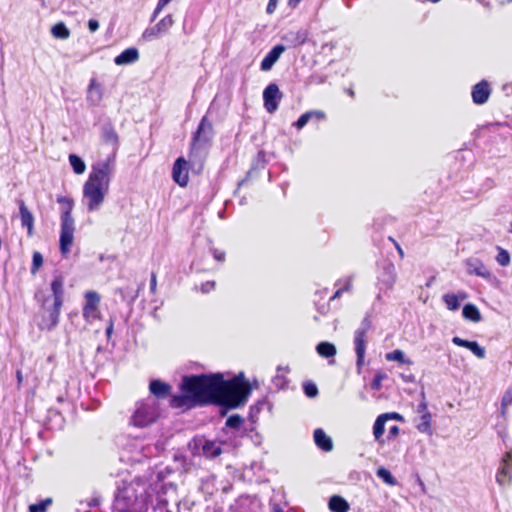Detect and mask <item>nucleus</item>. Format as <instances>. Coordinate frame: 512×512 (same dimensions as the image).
Returning a JSON list of instances; mask_svg holds the SVG:
<instances>
[{
    "label": "nucleus",
    "mask_w": 512,
    "mask_h": 512,
    "mask_svg": "<svg viewBox=\"0 0 512 512\" xmlns=\"http://www.w3.org/2000/svg\"><path fill=\"white\" fill-rule=\"evenodd\" d=\"M511 404H512V389H508L503 394V397L501 399V406L510 407Z\"/></svg>",
    "instance_id": "41"
},
{
    "label": "nucleus",
    "mask_w": 512,
    "mask_h": 512,
    "mask_svg": "<svg viewBox=\"0 0 512 512\" xmlns=\"http://www.w3.org/2000/svg\"><path fill=\"white\" fill-rule=\"evenodd\" d=\"M180 387L182 395L172 397L173 407H182L188 403H216L237 408L246 403L251 393L243 373L230 380H224L221 373L185 376Z\"/></svg>",
    "instance_id": "1"
},
{
    "label": "nucleus",
    "mask_w": 512,
    "mask_h": 512,
    "mask_svg": "<svg viewBox=\"0 0 512 512\" xmlns=\"http://www.w3.org/2000/svg\"><path fill=\"white\" fill-rule=\"evenodd\" d=\"M304 391L308 397H315L318 394L316 385L310 383L304 386Z\"/></svg>",
    "instance_id": "42"
},
{
    "label": "nucleus",
    "mask_w": 512,
    "mask_h": 512,
    "mask_svg": "<svg viewBox=\"0 0 512 512\" xmlns=\"http://www.w3.org/2000/svg\"><path fill=\"white\" fill-rule=\"evenodd\" d=\"M174 20L171 15H167L156 24L157 32L166 33L173 26Z\"/></svg>",
    "instance_id": "36"
},
{
    "label": "nucleus",
    "mask_w": 512,
    "mask_h": 512,
    "mask_svg": "<svg viewBox=\"0 0 512 512\" xmlns=\"http://www.w3.org/2000/svg\"><path fill=\"white\" fill-rule=\"evenodd\" d=\"M158 418V405L157 402L148 398L136 404V409L131 417V423L135 427H146Z\"/></svg>",
    "instance_id": "5"
},
{
    "label": "nucleus",
    "mask_w": 512,
    "mask_h": 512,
    "mask_svg": "<svg viewBox=\"0 0 512 512\" xmlns=\"http://www.w3.org/2000/svg\"><path fill=\"white\" fill-rule=\"evenodd\" d=\"M202 448L207 457H216L222 452L220 445L214 441H205Z\"/></svg>",
    "instance_id": "31"
},
{
    "label": "nucleus",
    "mask_w": 512,
    "mask_h": 512,
    "mask_svg": "<svg viewBox=\"0 0 512 512\" xmlns=\"http://www.w3.org/2000/svg\"><path fill=\"white\" fill-rule=\"evenodd\" d=\"M59 203H66L67 207L61 214L60 250L63 255L70 252L74 240V219L71 215L72 201L66 198H58Z\"/></svg>",
    "instance_id": "4"
},
{
    "label": "nucleus",
    "mask_w": 512,
    "mask_h": 512,
    "mask_svg": "<svg viewBox=\"0 0 512 512\" xmlns=\"http://www.w3.org/2000/svg\"><path fill=\"white\" fill-rule=\"evenodd\" d=\"M366 334L363 331H355L354 334V345L355 352L357 355V366L360 367L363 364L365 351H366Z\"/></svg>",
    "instance_id": "14"
},
{
    "label": "nucleus",
    "mask_w": 512,
    "mask_h": 512,
    "mask_svg": "<svg viewBox=\"0 0 512 512\" xmlns=\"http://www.w3.org/2000/svg\"><path fill=\"white\" fill-rule=\"evenodd\" d=\"M51 34L57 39L66 40L70 36V31L63 22H59L52 27Z\"/></svg>",
    "instance_id": "29"
},
{
    "label": "nucleus",
    "mask_w": 512,
    "mask_h": 512,
    "mask_svg": "<svg viewBox=\"0 0 512 512\" xmlns=\"http://www.w3.org/2000/svg\"><path fill=\"white\" fill-rule=\"evenodd\" d=\"M103 98V87L95 78H92L87 88L86 100L92 106H98Z\"/></svg>",
    "instance_id": "9"
},
{
    "label": "nucleus",
    "mask_w": 512,
    "mask_h": 512,
    "mask_svg": "<svg viewBox=\"0 0 512 512\" xmlns=\"http://www.w3.org/2000/svg\"><path fill=\"white\" fill-rule=\"evenodd\" d=\"M242 422V417L235 414L228 417V419L226 420V426L233 429H237L242 424Z\"/></svg>",
    "instance_id": "40"
},
{
    "label": "nucleus",
    "mask_w": 512,
    "mask_h": 512,
    "mask_svg": "<svg viewBox=\"0 0 512 512\" xmlns=\"http://www.w3.org/2000/svg\"><path fill=\"white\" fill-rule=\"evenodd\" d=\"M171 0H159L156 9L153 13V19L157 17L159 12L170 2Z\"/></svg>",
    "instance_id": "44"
},
{
    "label": "nucleus",
    "mask_w": 512,
    "mask_h": 512,
    "mask_svg": "<svg viewBox=\"0 0 512 512\" xmlns=\"http://www.w3.org/2000/svg\"><path fill=\"white\" fill-rule=\"evenodd\" d=\"M508 408H509V407H504V406H501V407H500V416H501L504 420H506V418H507Z\"/></svg>",
    "instance_id": "58"
},
{
    "label": "nucleus",
    "mask_w": 512,
    "mask_h": 512,
    "mask_svg": "<svg viewBox=\"0 0 512 512\" xmlns=\"http://www.w3.org/2000/svg\"><path fill=\"white\" fill-rule=\"evenodd\" d=\"M398 433H399V427L397 425H393L392 427H390V429H389L390 437H395L396 435H398Z\"/></svg>",
    "instance_id": "53"
},
{
    "label": "nucleus",
    "mask_w": 512,
    "mask_h": 512,
    "mask_svg": "<svg viewBox=\"0 0 512 512\" xmlns=\"http://www.w3.org/2000/svg\"><path fill=\"white\" fill-rule=\"evenodd\" d=\"M284 51H285V47L283 45L274 46L272 48V50L262 60L261 70H263V71L270 70Z\"/></svg>",
    "instance_id": "15"
},
{
    "label": "nucleus",
    "mask_w": 512,
    "mask_h": 512,
    "mask_svg": "<svg viewBox=\"0 0 512 512\" xmlns=\"http://www.w3.org/2000/svg\"><path fill=\"white\" fill-rule=\"evenodd\" d=\"M466 268L469 274H475L483 278H489L491 276L490 271L486 266L478 259H469L466 261Z\"/></svg>",
    "instance_id": "17"
},
{
    "label": "nucleus",
    "mask_w": 512,
    "mask_h": 512,
    "mask_svg": "<svg viewBox=\"0 0 512 512\" xmlns=\"http://www.w3.org/2000/svg\"><path fill=\"white\" fill-rule=\"evenodd\" d=\"M416 427L421 433L431 435V414L429 412H425L421 415L420 421Z\"/></svg>",
    "instance_id": "32"
},
{
    "label": "nucleus",
    "mask_w": 512,
    "mask_h": 512,
    "mask_svg": "<svg viewBox=\"0 0 512 512\" xmlns=\"http://www.w3.org/2000/svg\"><path fill=\"white\" fill-rule=\"evenodd\" d=\"M455 296H459V301L465 300L467 298V294L463 291L458 292Z\"/></svg>",
    "instance_id": "62"
},
{
    "label": "nucleus",
    "mask_w": 512,
    "mask_h": 512,
    "mask_svg": "<svg viewBox=\"0 0 512 512\" xmlns=\"http://www.w3.org/2000/svg\"><path fill=\"white\" fill-rule=\"evenodd\" d=\"M19 210L22 226L27 227L28 235L31 236L33 234L34 217L23 201H19Z\"/></svg>",
    "instance_id": "19"
},
{
    "label": "nucleus",
    "mask_w": 512,
    "mask_h": 512,
    "mask_svg": "<svg viewBox=\"0 0 512 512\" xmlns=\"http://www.w3.org/2000/svg\"><path fill=\"white\" fill-rule=\"evenodd\" d=\"M371 322L368 317H365L361 323V326L356 331H363L364 334L370 329Z\"/></svg>",
    "instance_id": "45"
},
{
    "label": "nucleus",
    "mask_w": 512,
    "mask_h": 512,
    "mask_svg": "<svg viewBox=\"0 0 512 512\" xmlns=\"http://www.w3.org/2000/svg\"><path fill=\"white\" fill-rule=\"evenodd\" d=\"M387 421V415H379L373 425V435L377 441L383 442L382 436L385 431V423Z\"/></svg>",
    "instance_id": "27"
},
{
    "label": "nucleus",
    "mask_w": 512,
    "mask_h": 512,
    "mask_svg": "<svg viewBox=\"0 0 512 512\" xmlns=\"http://www.w3.org/2000/svg\"><path fill=\"white\" fill-rule=\"evenodd\" d=\"M496 481L500 485H506L512 482V450L506 452L502 459V464L497 472Z\"/></svg>",
    "instance_id": "8"
},
{
    "label": "nucleus",
    "mask_w": 512,
    "mask_h": 512,
    "mask_svg": "<svg viewBox=\"0 0 512 512\" xmlns=\"http://www.w3.org/2000/svg\"><path fill=\"white\" fill-rule=\"evenodd\" d=\"M64 280L63 277L60 275H57L54 277L52 283H51V291L54 297V305L56 307H61L63 304V294H64Z\"/></svg>",
    "instance_id": "16"
},
{
    "label": "nucleus",
    "mask_w": 512,
    "mask_h": 512,
    "mask_svg": "<svg viewBox=\"0 0 512 512\" xmlns=\"http://www.w3.org/2000/svg\"><path fill=\"white\" fill-rule=\"evenodd\" d=\"M317 353L324 358L334 357L337 353L336 347L330 342H320L316 346Z\"/></svg>",
    "instance_id": "28"
},
{
    "label": "nucleus",
    "mask_w": 512,
    "mask_h": 512,
    "mask_svg": "<svg viewBox=\"0 0 512 512\" xmlns=\"http://www.w3.org/2000/svg\"><path fill=\"white\" fill-rule=\"evenodd\" d=\"M443 301L450 311H456L460 307L459 296H455L453 293L444 294Z\"/></svg>",
    "instance_id": "34"
},
{
    "label": "nucleus",
    "mask_w": 512,
    "mask_h": 512,
    "mask_svg": "<svg viewBox=\"0 0 512 512\" xmlns=\"http://www.w3.org/2000/svg\"><path fill=\"white\" fill-rule=\"evenodd\" d=\"M39 504H40V507H42V512H45V510L52 504V499L46 498L43 501H41Z\"/></svg>",
    "instance_id": "50"
},
{
    "label": "nucleus",
    "mask_w": 512,
    "mask_h": 512,
    "mask_svg": "<svg viewBox=\"0 0 512 512\" xmlns=\"http://www.w3.org/2000/svg\"><path fill=\"white\" fill-rule=\"evenodd\" d=\"M16 377H17L18 386H20L22 381H23V375H22V372L20 370H18L16 372Z\"/></svg>",
    "instance_id": "60"
},
{
    "label": "nucleus",
    "mask_w": 512,
    "mask_h": 512,
    "mask_svg": "<svg viewBox=\"0 0 512 512\" xmlns=\"http://www.w3.org/2000/svg\"><path fill=\"white\" fill-rule=\"evenodd\" d=\"M139 59V52L136 48H127L118 56L115 57L114 62L116 65H129L136 62Z\"/></svg>",
    "instance_id": "18"
},
{
    "label": "nucleus",
    "mask_w": 512,
    "mask_h": 512,
    "mask_svg": "<svg viewBox=\"0 0 512 512\" xmlns=\"http://www.w3.org/2000/svg\"><path fill=\"white\" fill-rule=\"evenodd\" d=\"M314 441L316 445L324 451H331L333 448L332 440L322 429L314 431Z\"/></svg>",
    "instance_id": "23"
},
{
    "label": "nucleus",
    "mask_w": 512,
    "mask_h": 512,
    "mask_svg": "<svg viewBox=\"0 0 512 512\" xmlns=\"http://www.w3.org/2000/svg\"><path fill=\"white\" fill-rule=\"evenodd\" d=\"M312 118L322 120L325 118V113L320 110H311L302 114L299 119L294 123L297 129H302Z\"/></svg>",
    "instance_id": "22"
},
{
    "label": "nucleus",
    "mask_w": 512,
    "mask_h": 512,
    "mask_svg": "<svg viewBox=\"0 0 512 512\" xmlns=\"http://www.w3.org/2000/svg\"><path fill=\"white\" fill-rule=\"evenodd\" d=\"M279 1L280 0H269L267 8H266L267 14H273L275 12Z\"/></svg>",
    "instance_id": "46"
},
{
    "label": "nucleus",
    "mask_w": 512,
    "mask_h": 512,
    "mask_svg": "<svg viewBox=\"0 0 512 512\" xmlns=\"http://www.w3.org/2000/svg\"><path fill=\"white\" fill-rule=\"evenodd\" d=\"M156 286H157V278H156V275L154 273H152L151 280H150V290L152 293H155Z\"/></svg>",
    "instance_id": "49"
},
{
    "label": "nucleus",
    "mask_w": 512,
    "mask_h": 512,
    "mask_svg": "<svg viewBox=\"0 0 512 512\" xmlns=\"http://www.w3.org/2000/svg\"><path fill=\"white\" fill-rule=\"evenodd\" d=\"M114 170V156H109L92 165L91 172L83 186V197L89 212L99 210L104 203Z\"/></svg>",
    "instance_id": "2"
},
{
    "label": "nucleus",
    "mask_w": 512,
    "mask_h": 512,
    "mask_svg": "<svg viewBox=\"0 0 512 512\" xmlns=\"http://www.w3.org/2000/svg\"><path fill=\"white\" fill-rule=\"evenodd\" d=\"M173 179L180 186H186L188 183L187 161L180 157L173 166Z\"/></svg>",
    "instance_id": "10"
},
{
    "label": "nucleus",
    "mask_w": 512,
    "mask_h": 512,
    "mask_svg": "<svg viewBox=\"0 0 512 512\" xmlns=\"http://www.w3.org/2000/svg\"><path fill=\"white\" fill-rule=\"evenodd\" d=\"M281 97L282 94L276 84L271 83L265 88L263 92L264 106L269 113H273L277 110L278 101Z\"/></svg>",
    "instance_id": "7"
},
{
    "label": "nucleus",
    "mask_w": 512,
    "mask_h": 512,
    "mask_svg": "<svg viewBox=\"0 0 512 512\" xmlns=\"http://www.w3.org/2000/svg\"><path fill=\"white\" fill-rule=\"evenodd\" d=\"M343 289V291H351L352 289V279L351 278H348L345 280V284L344 286L341 288Z\"/></svg>",
    "instance_id": "51"
},
{
    "label": "nucleus",
    "mask_w": 512,
    "mask_h": 512,
    "mask_svg": "<svg viewBox=\"0 0 512 512\" xmlns=\"http://www.w3.org/2000/svg\"><path fill=\"white\" fill-rule=\"evenodd\" d=\"M342 293H343V289H340V288H339V289L334 293V295L331 297V299H330V300H334V299L339 298V297L342 295Z\"/></svg>",
    "instance_id": "61"
},
{
    "label": "nucleus",
    "mask_w": 512,
    "mask_h": 512,
    "mask_svg": "<svg viewBox=\"0 0 512 512\" xmlns=\"http://www.w3.org/2000/svg\"><path fill=\"white\" fill-rule=\"evenodd\" d=\"M112 331H113V321H112V320H110L109 325H108V327H107V329H106V335H107L108 337H110V336H111V334H112Z\"/></svg>",
    "instance_id": "59"
},
{
    "label": "nucleus",
    "mask_w": 512,
    "mask_h": 512,
    "mask_svg": "<svg viewBox=\"0 0 512 512\" xmlns=\"http://www.w3.org/2000/svg\"><path fill=\"white\" fill-rule=\"evenodd\" d=\"M496 260L501 266H508L510 263V255L506 250L500 248Z\"/></svg>",
    "instance_id": "39"
},
{
    "label": "nucleus",
    "mask_w": 512,
    "mask_h": 512,
    "mask_svg": "<svg viewBox=\"0 0 512 512\" xmlns=\"http://www.w3.org/2000/svg\"><path fill=\"white\" fill-rule=\"evenodd\" d=\"M329 508L333 512H347L349 505L344 498L334 495L329 500Z\"/></svg>",
    "instance_id": "24"
},
{
    "label": "nucleus",
    "mask_w": 512,
    "mask_h": 512,
    "mask_svg": "<svg viewBox=\"0 0 512 512\" xmlns=\"http://www.w3.org/2000/svg\"><path fill=\"white\" fill-rule=\"evenodd\" d=\"M396 270L392 263L387 264L384 267L382 282L388 287L392 288L396 282Z\"/></svg>",
    "instance_id": "25"
},
{
    "label": "nucleus",
    "mask_w": 512,
    "mask_h": 512,
    "mask_svg": "<svg viewBox=\"0 0 512 512\" xmlns=\"http://www.w3.org/2000/svg\"><path fill=\"white\" fill-rule=\"evenodd\" d=\"M214 258L218 261H224L225 259V253L224 252H219V251H215L214 252Z\"/></svg>",
    "instance_id": "57"
},
{
    "label": "nucleus",
    "mask_w": 512,
    "mask_h": 512,
    "mask_svg": "<svg viewBox=\"0 0 512 512\" xmlns=\"http://www.w3.org/2000/svg\"><path fill=\"white\" fill-rule=\"evenodd\" d=\"M103 138L105 142L110 143L112 145H116L118 141L117 134L111 128H105L103 131Z\"/></svg>",
    "instance_id": "37"
},
{
    "label": "nucleus",
    "mask_w": 512,
    "mask_h": 512,
    "mask_svg": "<svg viewBox=\"0 0 512 512\" xmlns=\"http://www.w3.org/2000/svg\"><path fill=\"white\" fill-rule=\"evenodd\" d=\"M86 303L83 307V317L87 321H93L98 318V305L100 302V296L95 291H88L85 294Z\"/></svg>",
    "instance_id": "6"
},
{
    "label": "nucleus",
    "mask_w": 512,
    "mask_h": 512,
    "mask_svg": "<svg viewBox=\"0 0 512 512\" xmlns=\"http://www.w3.org/2000/svg\"><path fill=\"white\" fill-rule=\"evenodd\" d=\"M42 264H43V256L41 255V253L37 252V251L34 252L33 253V261H32L31 273L32 274H36V272L42 266Z\"/></svg>",
    "instance_id": "38"
},
{
    "label": "nucleus",
    "mask_w": 512,
    "mask_h": 512,
    "mask_svg": "<svg viewBox=\"0 0 512 512\" xmlns=\"http://www.w3.org/2000/svg\"><path fill=\"white\" fill-rule=\"evenodd\" d=\"M60 309L61 307H56L54 304L52 308L47 309V316H43L42 321L39 324L40 328L46 330L53 329L58 324Z\"/></svg>",
    "instance_id": "13"
},
{
    "label": "nucleus",
    "mask_w": 512,
    "mask_h": 512,
    "mask_svg": "<svg viewBox=\"0 0 512 512\" xmlns=\"http://www.w3.org/2000/svg\"><path fill=\"white\" fill-rule=\"evenodd\" d=\"M283 40L291 46H299L306 42L307 32L305 30L289 31L283 36Z\"/></svg>",
    "instance_id": "20"
},
{
    "label": "nucleus",
    "mask_w": 512,
    "mask_h": 512,
    "mask_svg": "<svg viewBox=\"0 0 512 512\" xmlns=\"http://www.w3.org/2000/svg\"><path fill=\"white\" fill-rule=\"evenodd\" d=\"M159 34H162L161 32H157V29H156V25L150 29H147L144 34H143V37L146 38V39H152L156 36H158Z\"/></svg>",
    "instance_id": "43"
},
{
    "label": "nucleus",
    "mask_w": 512,
    "mask_h": 512,
    "mask_svg": "<svg viewBox=\"0 0 512 512\" xmlns=\"http://www.w3.org/2000/svg\"><path fill=\"white\" fill-rule=\"evenodd\" d=\"M462 315L465 319L470 320L475 323L481 321L480 311L474 304H466L463 307Z\"/></svg>",
    "instance_id": "26"
},
{
    "label": "nucleus",
    "mask_w": 512,
    "mask_h": 512,
    "mask_svg": "<svg viewBox=\"0 0 512 512\" xmlns=\"http://www.w3.org/2000/svg\"><path fill=\"white\" fill-rule=\"evenodd\" d=\"M397 250H398L399 254L401 255V257H403L404 253L399 246H397Z\"/></svg>",
    "instance_id": "63"
},
{
    "label": "nucleus",
    "mask_w": 512,
    "mask_h": 512,
    "mask_svg": "<svg viewBox=\"0 0 512 512\" xmlns=\"http://www.w3.org/2000/svg\"><path fill=\"white\" fill-rule=\"evenodd\" d=\"M491 90L487 81L476 84L472 90V99L475 104L481 105L487 102Z\"/></svg>",
    "instance_id": "11"
},
{
    "label": "nucleus",
    "mask_w": 512,
    "mask_h": 512,
    "mask_svg": "<svg viewBox=\"0 0 512 512\" xmlns=\"http://www.w3.org/2000/svg\"><path fill=\"white\" fill-rule=\"evenodd\" d=\"M510 232H512V222H511V225H510Z\"/></svg>",
    "instance_id": "64"
},
{
    "label": "nucleus",
    "mask_w": 512,
    "mask_h": 512,
    "mask_svg": "<svg viewBox=\"0 0 512 512\" xmlns=\"http://www.w3.org/2000/svg\"><path fill=\"white\" fill-rule=\"evenodd\" d=\"M69 163L75 174H83L86 170L85 162L76 154L69 155Z\"/></svg>",
    "instance_id": "30"
},
{
    "label": "nucleus",
    "mask_w": 512,
    "mask_h": 512,
    "mask_svg": "<svg viewBox=\"0 0 512 512\" xmlns=\"http://www.w3.org/2000/svg\"><path fill=\"white\" fill-rule=\"evenodd\" d=\"M452 342L457 346L469 349L479 359H484L486 356L485 348L481 347L476 341H468L455 336L453 337Z\"/></svg>",
    "instance_id": "12"
},
{
    "label": "nucleus",
    "mask_w": 512,
    "mask_h": 512,
    "mask_svg": "<svg viewBox=\"0 0 512 512\" xmlns=\"http://www.w3.org/2000/svg\"><path fill=\"white\" fill-rule=\"evenodd\" d=\"M425 412H428L427 404L423 401L418 405V413L423 415Z\"/></svg>",
    "instance_id": "52"
},
{
    "label": "nucleus",
    "mask_w": 512,
    "mask_h": 512,
    "mask_svg": "<svg viewBox=\"0 0 512 512\" xmlns=\"http://www.w3.org/2000/svg\"><path fill=\"white\" fill-rule=\"evenodd\" d=\"M214 136L212 123L204 116L192 137L190 159H200L208 149Z\"/></svg>",
    "instance_id": "3"
},
{
    "label": "nucleus",
    "mask_w": 512,
    "mask_h": 512,
    "mask_svg": "<svg viewBox=\"0 0 512 512\" xmlns=\"http://www.w3.org/2000/svg\"><path fill=\"white\" fill-rule=\"evenodd\" d=\"M215 287V282L214 281H207L205 283L202 284L201 286V291L203 293H208L210 291H212Z\"/></svg>",
    "instance_id": "47"
},
{
    "label": "nucleus",
    "mask_w": 512,
    "mask_h": 512,
    "mask_svg": "<svg viewBox=\"0 0 512 512\" xmlns=\"http://www.w3.org/2000/svg\"><path fill=\"white\" fill-rule=\"evenodd\" d=\"M302 0H288L287 5L291 9H295Z\"/></svg>",
    "instance_id": "56"
},
{
    "label": "nucleus",
    "mask_w": 512,
    "mask_h": 512,
    "mask_svg": "<svg viewBox=\"0 0 512 512\" xmlns=\"http://www.w3.org/2000/svg\"><path fill=\"white\" fill-rule=\"evenodd\" d=\"M170 385L160 380H152L149 385V390L157 398H165L170 392Z\"/></svg>",
    "instance_id": "21"
},
{
    "label": "nucleus",
    "mask_w": 512,
    "mask_h": 512,
    "mask_svg": "<svg viewBox=\"0 0 512 512\" xmlns=\"http://www.w3.org/2000/svg\"><path fill=\"white\" fill-rule=\"evenodd\" d=\"M377 476L381 478L386 484L394 486L397 484L396 479L392 476L389 470L384 467H380L377 472Z\"/></svg>",
    "instance_id": "35"
},
{
    "label": "nucleus",
    "mask_w": 512,
    "mask_h": 512,
    "mask_svg": "<svg viewBox=\"0 0 512 512\" xmlns=\"http://www.w3.org/2000/svg\"><path fill=\"white\" fill-rule=\"evenodd\" d=\"M386 360L388 361H397L402 364L411 365L412 361L408 358H405V354L402 350L396 349L390 353L385 355Z\"/></svg>",
    "instance_id": "33"
},
{
    "label": "nucleus",
    "mask_w": 512,
    "mask_h": 512,
    "mask_svg": "<svg viewBox=\"0 0 512 512\" xmlns=\"http://www.w3.org/2000/svg\"><path fill=\"white\" fill-rule=\"evenodd\" d=\"M98 28H99V22H98L97 20H95V19H90V20L88 21V29H89V31H90V32H92V33H93V32H95V31H97V30H98Z\"/></svg>",
    "instance_id": "48"
},
{
    "label": "nucleus",
    "mask_w": 512,
    "mask_h": 512,
    "mask_svg": "<svg viewBox=\"0 0 512 512\" xmlns=\"http://www.w3.org/2000/svg\"><path fill=\"white\" fill-rule=\"evenodd\" d=\"M384 415H387V420L388 419H395V420H401L402 419V416L398 413H385Z\"/></svg>",
    "instance_id": "55"
},
{
    "label": "nucleus",
    "mask_w": 512,
    "mask_h": 512,
    "mask_svg": "<svg viewBox=\"0 0 512 512\" xmlns=\"http://www.w3.org/2000/svg\"><path fill=\"white\" fill-rule=\"evenodd\" d=\"M29 512H42V507H40V504H31L29 506Z\"/></svg>",
    "instance_id": "54"
}]
</instances>
